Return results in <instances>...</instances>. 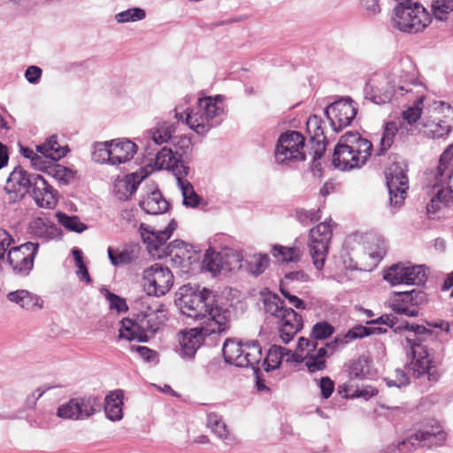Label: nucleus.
<instances>
[{
    "mask_svg": "<svg viewBox=\"0 0 453 453\" xmlns=\"http://www.w3.org/2000/svg\"><path fill=\"white\" fill-rule=\"evenodd\" d=\"M176 304L183 315L200 321L201 325L182 331L179 335L177 352L184 359L195 357L204 336L225 333L230 327L231 311L219 304L216 296L207 288L202 291H193L186 287L180 288Z\"/></svg>",
    "mask_w": 453,
    "mask_h": 453,
    "instance_id": "f257e3e1",
    "label": "nucleus"
},
{
    "mask_svg": "<svg viewBox=\"0 0 453 453\" xmlns=\"http://www.w3.org/2000/svg\"><path fill=\"white\" fill-rule=\"evenodd\" d=\"M426 88L418 79L416 66L410 58H402L386 74H376L364 88L365 97L376 104L389 103L394 97L416 94L425 99Z\"/></svg>",
    "mask_w": 453,
    "mask_h": 453,
    "instance_id": "f03ea898",
    "label": "nucleus"
},
{
    "mask_svg": "<svg viewBox=\"0 0 453 453\" xmlns=\"http://www.w3.org/2000/svg\"><path fill=\"white\" fill-rule=\"evenodd\" d=\"M190 96H186L174 108V118L185 122L197 134L204 135L218 125L217 118L224 111L223 96H206L199 98L196 104L190 110L184 106L189 103Z\"/></svg>",
    "mask_w": 453,
    "mask_h": 453,
    "instance_id": "7ed1b4c3",
    "label": "nucleus"
},
{
    "mask_svg": "<svg viewBox=\"0 0 453 453\" xmlns=\"http://www.w3.org/2000/svg\"><path fill=\"white\" fill-rule=\"evenodd\" d=\"M372 143L357 133H347L341 137L333 156V164L341 170L359 168L371 156Z\"/></svg>",
    "mask_w": 453,
    "mask_h": 453,
    "instance_id": "20e7f679",
    "label": "nucleus"
},
{
    "mask_svg": "<svg viewBox=\"0 0 453 453\" xmlns=\"http://www.w3.org/2000/svg\"><path fill=\"white\" fill-rule=\"evenodd\" d=\"M264 309L266 313L277 319L280 337L288 343L303 328V319L292 308H287L284 301L276 294L269 293L264 297Z\"/></svg>",
    "mask_w": 453,
    "mask_h": 453,
    "instance_id": "39448f33",
    "label": "nucleus"
},
{
    "mask_svg": "<svg viewBox=\"0 0 453 453\" xmlns=\"http://www.w3.org/2000/svg\"><path fill=\"white\" fill-rule=\"evenodd\" d=\"M138 146L128 138H116L94 145L92 158L100 164L120 165L131 161L137 153Z\"/></svg>",
    "mask_w": 453,
    "mask_h": 453,
    "instance_id": "423d86ee",
    "label": "nucleus"
},
{
    "mask_svg": "<svg viewBox=\"0 0 453 453\" xmlns=\"http://www.w3.org/2000/svg\"><path fill=\"white\" fill-rule=\"evenodd\" d=\"M148 166L153 170H166L172 172L176 178L177 185L181 191L182 198H200L194 190L193 186L183 179L188 174V168L180 160L177 153L171 149L162 148L157 154L153 165Z\"/></svg>",
    "mask_w": 453,
    "mask_h": 453,
    "instance_id": "0eeeda50",
    "label": "nucleus"
},
{
    "mask_svg": "<svg viewBox=\"0 0 453 453\" xmlns=\"http://www.w3.org/2000/svg\"><path fill=\"white\" fill-rule=\"evenodd\" d=\"M447 439V434L436 420H430L422 428L401 441L397 447L391 449L388 453H407L418 447L434 448L442 446Z\"/></svg>",
    "mask_w": 453,
    "mask_h": 453,
    "instance_id": "6e6552de",
    "label": "nucleus"
},
{
    "mask_svg": "<svg viewBox=\"0 0 453 453\" xmlns=\"http://www.w3.org/2000/svg\"><path fill=\"white\" fill-rule=\"evenodd\" d=\"M334 226L335 225L329 219L310 230L308 247L313 265L318 270L324 267Z\"/></svg>",
    "mask_w": 453,
    "mask_h": 453,
    "instance_id": "1a4fd4ad",
    "label": "nucleus"
},
{
    "mask_svg": "<svg viewBox=\"0 0 453 453\" xmlns=\"http://www.w3.org/2000/svg\"><path fill=\"white\" fill-rule=\"evenodd\" d=\"M278 164L288 165L305 159L304 138L297 131L282 134L277 142L274 152Z\"/></svg>",
    "mask_w": 453,
    "mask_h": 453,
    "instance_id": "9d476101",
    "label": "nucleus"
},
{
    "mask_svg": "<svg viewBox=\"0 0 453 453\" xmlns=\"http://www.w3.org/2000/svg\"><path fill=\"white\" fill-rule=\"evenodd\" d=\"M142 281L149 296H163L171 290L173 275L168 267L156 263L142 272Z\"/></svg>",
    "mask_w": 453,
    "mask_h": 453,
    "instance_id": "9b49d317",
    "label": "nucleus"
},
{
    "mask_svg": "<svg viewBox=\"0 0 453 453\" xmlns=\"http://www.w3.org/2000/svg\"><path fill=\"white\" fill-rule=\"evenodd\" d=\"M357 112L355 102L348 98H342L328 105L325 109V114L330 121L334 133H338L349 127Z\"/></svg>",
    "mask_w": 453,
    "mask_h": 453,
    "instance_id": "f8f14e48",
    "label": "nucleus"
},
{
    "mask_svg": "<svg viewBox=\"0 0 453 453\" xmlns=\"http://www.w3.org/2000/svg\"><path fill=\"white\" fill-rule=\"evenodd\" d=\"M38 248V243L28 242L9 250L7 263L15 274L20 276L29 274L34 267V260Z\"/></svg>",
    "mask_w": 453,
    "mask_h": 453,
    "instance_id": "ddd939ff",
    "label": "nucleus"
},
{
    "mask_svg": "<svg viewBox=\"0 0 453 453\" xmlns=\"http://www.w3.org/2000/svg\"><path fill=\"white\" fill-rule=\"evenodd\" d=\"M408 355H411V361L406 365L409 373L415 378L427 374L428 380H436V377L431 372L433 368V360L430 357L428 347L406 349Z\"/></svg>",
    "mask_w": 453,
    "mask_h": 453,
    "instance_id": "4468645a",
    "label": "nucleus"
},
{
    "mask_svg": "<svg viewBox=\"0 0 453 453\" xmlns=\"http://www.w3.org/2000/svg\"><path fill=\"white\" fill-rule=\"evenodd\" d=\"M137 317L141 325L140 328L143 330L145 335H149L150 338L167 320V311L163 303L157 302L154 308L149 306Z\"/></svg>",
    "mask_w": 453,
    "mask_h": 453,
    "instance_id": "2eb2a0df",
    "label": "nucleus"
},
{
    "mask_svg": "<svg viewBox=\"0 0 453 453\" xmlns=\"http://www.w3.org/2000/svg\"><path fill=\"white\" fill-rule=\"evenodd\" d=\"M395 331H404L408 333L404 336L403 342H402L403 345H404L406 349L414 347H428V342L434 340L433 331L422 325H415L404 322L396 326Z\"/></svg>",
    "mask_w": 453,
    "mask_h": 453,
    "instance_id": "dca6fc26",
    "label": "nucleus"
},
{
    "mask_svg": "<svg viewBox=\"0 0 453 453\" xmlns=\"http://www.w3.org/2000/svg\"><path fill=\"white\" fill-rule=\"evenodd\" d=\"M386 184L390 198H406L409 190V180L403 170L397 165L388 168L386 173Z\"/></svg>",
    "mask_w": 453,
    "mask_h": 453,
    "instance_id": "f3484780",
    "label": "nucleus"
},
{
    "mask_svg": "<svg viewBox=\"0 0 453 453\" xmlns=\"http://www.w3.org/2000/svg\"><path fill=\"white\" fill-rule=\"evenodd\" d=\"M31 180L32 175H29L20 166H17L10 173L4 185V190L16 198H25L26 195L30 193Z\"/></svg>",
    "mask_w": 453,
    "mask_h": 453,
    "instance_id": "a211bd4d",
    "label": "nucleus"
},
{
    "mask_svg": "<svg viewBox=\"0 0 453 453\" xmlns=\"http://www.w3.org/2000/svg\"><path fill=\"white\" fill-rule=\"evenodd\" d=\"M177 227L175 220H171L168 226L164 230L155 231L154 229L146 226L142 223L139 231L143 242L148 245L150 251L157 250L161 246L171 238L173 231Z\"/></svg>",
    "mask_w": 453,
    "mask_h": 453,
    "instance_id": "6ab92c4d",
    "label": "nucleus"
},
{
    "mask_svg": "<svg viewBox=\"0 0 453 453\" xmlns=\"http://www.w3.org/2000/svg\"><path fill=\"white\" fill-rule=\"evenodd\" d=\"M302 359V354L292 353L284 347L273 345L270 348L264 360L263 366L265 371L269 372L277 369L283 360L288 363H300Z\"/></svg>",
    "mask_w": 453,
    "mask_h": 453,
    "instance_id": "aec40b11",
    "label": "nucleus"
},
{
    "mask_svg": "<svg viewBox=\"0 0 453 453\" xmlns=\"http://www.w3.org/2000/svg\"><path fill=\"white\" fill-rule=\"evenodd\" d=\"M28 233L45 242L54 240L59 235L57 226L46 216L34 217L29 222Z\"/></svg>",
    "mask_w": 453,
    "mask_h": 453,
    "instance_id": "412c9836",
    "label": "nucleus"
},
{
    "mask_svg": "<svg viewBox=\"0 0 453 453\" xmlns=\"http://www.w3.org/2000/svg\"><path fill=\"white\" fill-rule=\"evenodd\" d=\"M7 298L10 302L27 311L42 309L43 305V301L39 296L26 289L12 291L7 295Z\"/></svg>",
    "mask_w": 453,
    "mask_h": 453,
    "instance_id": "4be33fe9",
    "label": "nucleus"
},
{
    "mask_svg": "<svg viewBox=\"0 0 453 453\" xmlns=\"http://www.w3.org/2000/svg\"><path fill=\"white\" fill-rule=\"evenodd\" d=\"M107 254L112 265L123 266L132 264L138 258L139 248L135 245H127L116 250L109 247Z\"/></svg>",
    "mask_w": 453,
    "mask_h": 453,
    "instance_id": "5701e85b",
    "label": "nucleus"
},
{
    "mask_svg": "<svg viewBox=\"0 0 453 453\" xmlns=\"http://www.w3.org/2000/svg\"><path fill=\"white\" fill-rule=\"evenodd\" d=\"M145 175L140 176L137 173L127 175L123 179L117 180L113 186V191L117 198H129L136 191Z\"/></svg>",
    "mask_w": 453,
    "mask_h": 453,
    "instance_id": "b1692460",
    "label": "nucleus"
},
{
    "mask_svg": "<svg viewBox=\"0 0 453 453\" xmlns=\"http://www.w3.org/2000/svg\"><path fill=\"white\" fill-rule=\"evenodd\" d=\"M242 344V342H237L231 338L225 341L222 352L226 363L238 367H247L248 361L245 360V357H241Z\"/></svg>",
    "mask_w": 453,
    "mask_h": 453,
    "instance_id": "393cba45",
    "label": "nucleus"
},
{
    "mask_svg": "<svg viewBox=\"0 0 453 453\" xmlns=\"http://www.w3.org/2000/svg\"><path fill=\"white\" fill-rule=\"evenodd\" d=\"M140 321L138 317L135 320L130 319H123L119 328V338L128 341H137L140 342H148L149 335H145L143 330L140 328Z\"/></svg>",
    "mask_w": 453,
    "mask_h": 453,
    "instance_id": "a878e982",
    "label": "nucleus"
},
{
    "mask_svg": "<svg viewBox=\"0 0 453 453\" xmlns=\"http://www.w3.org/2000/svg\"><path fill=\"white\" fill-rule=\"evenodd\" d=\"M420 126L419 131L433 139L443 137L450 133L441 120L435 119L431 109L429 115L422 119Z\"/></svg>",
    "mask_w": 453,
    "mask_h": 453,
    "instance_id": "bb28decb",
    "label": "nucleus"
},
{
    "mask_svg": "<svg viewBox=\"0 0 453 453\" xmlns=\"http://www.w3.org/2000/svg\"><path fill=\"white\" fill-rule=\"evenodd\" d=\"M307 132L311 136V140L316 142L319 146L322 145L321 151L319 150L315 152L314 157H321L323 151L325 150L326 135L323 127V120L317 115L311 116L306 122Z\"/></svg>",
    "mask_w": 453,
    "mask_h": 453,
    "instance_id": "cd10ccee",
    "label": "nucleus"
},
{
    "mask_svg": "<svg viewBox=\"0 0 453 453\" xmlns=\"http://www.w3.org/2000/svg\"><path fill=\"white\" fill-rule=\"evenodd\" d=\"M36 150L42 154L45 158L52 161H58L64 157L67 153L66 146H62L57 141V136L52 135L43 143L37 145Z\"/></svg>",
    "mask_w": 453,
    "mask_h": 453,
    "instance_id": "c85d7f7f",
    "label": "nucleus"
},
{
    "mask_svg": "<svg viewBox=\"0 0 453 453\" xmlns=\"http://www.w3.org/2000/svg\"><path fill=\"white\" fill-rule=\"evenodd\" d=\"M390 307L395 312L408 317H416L418 314V310L411 306L408 291L395 292L390 300Z\"/></svg>",
    "mask_w": 453,
    "mask_h": 453,
    "instance_id": "c756f323",
    "label": "nucleus"
},
{
    "mask_svg": "<svg viewBox=\"0 0 453 453\" xmlns=\"http://www.w3.org/2000/svg\"><path fill=\"white\" fill-rule=\"evenodd\" d=\"M327 350L326 348L316 349L315 351L306 353L301 362L305 363V366L311 373L323 371L326 368Z\"/></svg>",
    "mask_w": 453,
    "mask_h": 453,
    "instance_id": "7c9ffc66",
    "label": "nucleus"
},
{
    "mask_svg": "<svg viewBox=\"0 0 453 453\" xmlns=\"http://www.w3.org/2000/svg\"><path fill=\"white\" fill-rule=\"evenodd\" d=\"M175 132V127L166 121L158 122L148 131V137L156 144L161 145L171 140Z\"/></svg>",
    "mask_w": 453,
    "mask_h": 453,
    "instance_id": "2f4dec72",
    "label": "nucleus"
},
{
    "mask_svg": "<svg viewBox=\"0 0 453 453\" xmlns=\"http://www.w3.org/2000/svg\"><path fill=\"white\" fill-rule=\"evenodd\" d=\"M399 128V124L396 121H389L385 124L379 144L376 145L375 153L377 156H381L389 150Z\"/></svg>",
    "mask_w": 453,
    "mask_h": 453,
    "instance_id": "473e14b6",
    "label": "nucleus"
},
{
    "mask_svg": "<svg viewBox=\"0 0 453 453\" xmlns=\"http://www.w3.org/2000/svg\"><path fill=\"white\" fill-rule=\"evenodd\" d=\"M430 109L433 111L435 119L441 120L451 132L453 130V107L448 103L438 101L434 102Z\"/></svg>",
    "mask_w": 453,
    "mask_h": 453,
    "instance_id": "72a5a7b5",
    "label": "nucleus"
},
{
    "mask_svg": "<svg viewBox=\"0 0 453 453\" xmlns=\"http://www.w3.org/2000/svg\"><path fill=\"white\" fill-rule=\"evenodd\" d=\"M242 357H245L248 361L247 367H251L254 370L258 369L257 365L262 358V349L257 341H250L243 342L242 348Z\"/></svg>",
    "mask_w": 453,
    "mask_h": 453,
    "instance_id": "f704fd0d",
    "label": "nucleus"
},
{
    "mask_svg": "<svg viewBox=\"0 0 453 453\" xmlns=\"http://www.w3.org/2000/svg\"><path fill=\"white\" fill-rule=\"evenodd\" d=\"M33 198L50 196L56 198L57 191L40 174L32 175L31 188Z\"/></svg>",
    "mask_w": 453,
    "mask_h": 453,
    "instance_id": "c9c22d12",
    "label": "nucleus"
},
{
    "mask_svg": "<svg viewBox=\"0 0 453 453\" xmlns=\"http://www.w3.org/2000/svg\"><path fill=\"white\" fill-rule=\"evenodd\" d=\"M406 264L397 263L390 266L384 273V280L393 286L405 284Z\"/></svg>",
    "mask_w": 453,
    "mask_h": 453,
    "instance_id": "e433bc0d",
    "label": "nucleus"
},
{
    "mask_svg": "<svg viewBox=\"0 0 453 453\" xmlns=\"http://www.w3.org/2000/svg\"><path fill=\"white\" fill-rule=\"evenodd\" d=\"M79 405L78 411L81 412V418L85 419L100 410L101 404L94 396L76 397Z\"/></svg>",
    "mask_w": 453,
    "mask_h": 453,
    "instance_id": "4c0bfd02",
    "label": "nucleus"
},
{
    "mask_svg": "<svg viewBox=\"0 0 453 453\" xmlns=\"http://www.w3.org/2000/svg\"><path fill=\"white\" fill-rule=\"evenodd\" d=\"M104 411L106 417L112 421L122 418V400L119 395L106 396Z\"/></svg>",
    "mask_w": 453,
    "mask_h": 453,
    "instance_id": "58836bf2",
    "label": "nucleus"
},
{
    "mask_svg": "<svg viewBox=\"0 0 453 453\" xmlns=\"http://www.w3.org/2000/svg\"><path fill=\"white\" fill-rule=\"evenodd\" d=\"M426 271L424 265L406 264L405 280L407 285H420L426 280Z\"/></svg>",
    "mask_w": 453,
    "mask_h": 453,
    "instance_id": "ea45409f",
    "label": "nucleus"
},
{
    "mask_svg": "<svg viewBox=\"0 0 453 453\" xmlns=\"http://www.w3.org/2000/svg\"><path fill=\"white\" fill-rule=\"evenodd\" d=\"M410 99L415 98L414 105L409 107L402 112L403 120L410 126L415 124L421 117L423 102H418V96L416 94H405ZM424 101V99L422 100Z\"/></svg>",
    "mask_w": 453,
    "mask_h": 453,
    "instance_id": "a19ab883",
    "label": "nucleus"
},
{
    "mask_svg": "<svg viewBox=\"0 0 453 453\" xmlns=\"http://www.w3.org/2000/svg\"><path fill=\"white\" fill-rule=\"evenodd\" d=\"M146 12L140 7L129 8L115 14L114 19L117 23L123 24L128 22H137L144 19Z\"/></svg>",
    "mask_w": 453,
    "mask_h": 453,
    "instance_id": "79ce46f5",
    "label": "nucleus"
},
{
    "mask_svg": "<svg viewBox=\"0 0 453 453\" xmlns=\"http://www.w3.org/2000/svg\"><path fill=\"white\" fill-rule=\"evenodd\" d=\"M272 254L282 262H296L301 257V251L298 249L280 245H275L273 248Z\"/></svg>",
    "mask_w": 453,
    "mask_h": 453,
    "instance_id": "37998d69",
    "label": "nucleus"
},
{
    "mask_svg": "<svg viewBox=\"0 0 453 453\" xmlns=\"http://www.w3.org/2000/svg\"><path fill=\"white\" fill-rule=\"evenodd\" d=\"M139 205L146 213L151 215L165 213L170 208L168 200H140Z\"/></svg>",
    "mask_w": 453,
    "mask_h": 453,
    "instance_id": "c03bdc74",
    "label": "nucleus"
},
{
    "mask_svg": "<svg viewBox=\"0 0 453 453\" xmlns=\"http://www.w3.org/2000/svg\"><path fill=\"white\" fill-rule=\"evenodd\" d=\"M72 254L73 256L75 265L77 267L76 275L80 279V280L84 281L88 284L92 282V279L88 273V270L83 261V254L82 251L74 247L72 250Z\"/></svg>",
    "mask_w": 453,
    "mask_h": 453,
    "instance_id": "a18cd8bd",
    "label": "nucleus"
},
{
    "mask_svg": "<svg viewBox=\"0 0 453 453\" xmlns=\"http://www.w3.org/2000/svg\"><path fill=\"white\" fill-rule=\"evenodd\" d=\"M432 11L436 19L445 20L453 12V0H433Z\"/></svg>",
    "mask_w": 453,
    "mask_h": 453,
    "instance_id": "49530a36",
    "label": "nucleus"
},
{
    "mask_svg": "<svg viewBox=\"0 0 453 453\" xmlns=\"http://www.w3.org/2000/svg\"><path fill=\"white\" fill-rule=\"evenodd\" d=\"M58 222L69 231L81 233L87 229V226L81 222L76 216H68L63 212L57 214Z\"/></svg>",
    "mask_w": 453,
    "mask_h": 453,
    "instance_id": "de8ad7c7",
    "label": "nucleus"
},
{
    "mask_svg": "<svg viewBox=\"0 0 453 453\" xmlns=\"http://www.w3.org/2000/svg\"><path fill=\"white\" fill-rule=\"evenodd\" d=\"M443 176L453 180V171L449 165L441 177ZM432 198H453V189L446 184L437 182L432 188Z\"/></svg>",
    "mask_w": 453,
    "mask_h": 453,
    "instance_id": "09e8293b",
    "label": "nucleus"
},
{
    "mask_svg": "<svg viewBox=\"0 0 453 453\" xmlns=\"http://www.w3.org/2000/svg\"><path fill=\"white\" fill-rule=\"evenodd\" d=\"M203 267L213 274L220 272L222 268V258L219 253L208 250L203 260Z\"/></svg>",
    "mask_w": 453,
    "mask_h": 453,
    "instance_id": "8fccbe9b",
    "label": "nucleus"
},
{
    "mask_svg": "<svg viewBox=\"0 0 453 453\" xmlns=\"http://www.w3.org/2000/svg\"><path fill=\"white\" fill-rule=\"evenodd\" d=\"M101 293L108 302L110 310L116 311L118 312H126L128 310L125 298L111 293L106 288L101 289Z\"/></svg>",
    "mask_w": 453,
    "mask_h": 453,
    "instance_id": "3c124183",
    "label": "nucleus"
},
{
    "mask_svg": "<svg viewBox=\"0 0 453 453\" xmlns=\"http://www.w3.org/2000/svg\"><path fill=\"white\" fill-rule=\"evenodd\" d=\"M79 405L76 398H73L67 403L60 405L58 409V416L62 418L67 419H81V412L78 411Z\"/></svg>",
    "mask_w": 453,
    "mask_h": 453,
    "instance_id": "603ef678",
    "label": "nucleus"
},
{
    "mask_svg": "<svg viewBox=\"0 0 453 453\" xmlns=\"http://www.w3.org/2000/svg\"><path fill=\"white\" fill-rule=\"evenodd\" d=\"M320 211V207H318L317 209L312 208L310 210L299 208L296 210V217L301 224L309 225L319 221L321 219Z\"/></svg>",
    "mask_w": 453,
    "mask_h": 453,
    "instance_id": "864d4df0",
    "label": "nucleus"
},
{
    "mask_svg": "<svg viewBox=\"0 0 453 453\" xmlns=\"http://www.w3.org/2000/svg\"><path fill=\"white\" fill-rule=\"evenodd\" d=\"M269 265V257L267 255H254L248 261L249 271L257 276L264 273Z\"/></svg>",
    "mask_w": 453,
    "mask_h": 453,
    "instance_id": "5fc2aeb1",
    "label": "nucleus"
},
{
    "mask_svg": "<svg viewBox=\"0 0 453 453\" xmlns=\"http://www.w3.org/2000/svg\"><path fill=\"white\" fill-rule=\"evenodd\" d=\"M369 372V361L364 357H358L349 367V374L357 379L365 378Z\"/></svg>",
    "mask_w": 453,
    "mask_h": 453,
    "instance_id": "6e6d98bb",
    "label": "nucleus"
},
{
    "mask_svg": "<svg viewBox=\"0 0 453 453\" xmlns=\"http://www.w3.org/2000/svg\"><path fill=\"white\" fill-rule=\"evenodd\" d=\"M334 333V328L326 321L316 323L311 329V337L315 342L318 340H326Z\"/></svg>",
    "mask_w": 453,
    "mask_h": 453,
    "instance_id": "4d7b16f0",
    "label": "nucleus"
},
{
    "mask_svg": "<svg viewBox=\"0 0 453 453\" xmlns=\"http://www.w3.org/2000/svg\"><path fill=\"white\" fill-rule=\"evenodd\" d=\"M208 426L211 427L212 432L219 438H226L227 436V430L225 423L216 414L208 415Z\"/></svg>",
    "mask_w": 453,
    "mask_h": 453,
    "instance_id": "13d9d810",
    "label": "nucleus"
},
{
    "mask_svg": "<svg viewBox=\"0 0 453 453\" xmlns=\"http://www.w3.org/2000/svg\"><path fill=\"white\" fill-rule=\"evenodd\" d=\"M380 332V328L366 327L364 326H357L347 332L344 338L349 342L357 338H363L365 336L374 334L375 332Z\"/></svg>",
    "mask_w": 453,
    "mask_h": 453,
    "instance_id": "bf43d9fd",
    "label": "nucleus"
},
{
    "mask_svg": "<svg viewBox=\"0 0 453 453\" xmlns=\"http://www.w3.org/2000/svg\"><path fill=\"white\" fill-rule=\"evenodd\" d=\"M453 159V144L449 146L441 155L439 165L436 168L435 176H442L449 168L450 161Z\"/></svg>",
    "mask_w": 453,
    "mask_h": 453,
    "instance_id": "052dcab7",
    "label": "nucleus"
},
{
    "mask_svg": "<svg viewBox=\"0 0 453 453\" xmlns=\"http://www.w3.org/2000/svg\"><path fill=\"white\" fill-rule=\"evenodd\" d=\"M385 380L388 387L401 388L409 384V379L402 369H396L395 371L394 378L388 376L385 379Z\"/></svg>",
    "mask_w": 453,
    "mask_h": 453,
    "instance_id": "680f3d73",
    "label": "nucleus"
},
{
    "mask_svg": "<svg viewBox=\"0 0 453 453\" xmlns=\"http://www.w3.org/2000/svg\"><path fill=\"white\" fill-rule=\"evenodd\" d=\"M50 173L58 180L68 182L73 177V173L61 165H55L50 168Z\"/></svg>",
    "mask_w": 453,
    "mask_h": 453,
    "instance_id": "e2e57ef3",
    "label": "nucleus"
},
{
    "mask_svg": "<svg viewBox=\"0 0 453 453\" xmlns=\"http://www.w3.org/2000/svg\"><path fill=\"white\" fill-rule=\"evenodd\" d=\"M12 242L11 234L7 231L0 229V265L4 263V254Z\"/></svg>",
    "mask_w": 453,
    "mask_h": 453,
    "instance_id": "0e129e2a",
    "label": "nucleus"
},
{
    "mask_svg": "<svg viewBox=\"0 0 453 453\" xmlns=\"http://www.w3.org/2000/svg\"><path fill=\"white\" fill-rule=\"evenodd\" d=\"M411 306L418 309V306L425 304L427 302L426 294L422 290L413 289L408 291Z\"/></svg>",
    "mask_w": 453,
    "mask_h": 453,
    "instance_id": "69168bd1",
    "label": "nucleus"
},
{
    "mask_svg": "<svg viewBox=\"0 0 453 453\" xmlns=\"http://www.w3.org/2000/svg\"><path fill=\"white\" fill-rule=\"evenodd\" d=\"M318 347V342L312 339H307L304 337H300L297 342L296 353H303V351H307V353H311V351H315Z\"/></svg>",
    "mask_w": 453,
    "mask_h": 453,
    "instance_id": "338daca9",
    "label": "nucleus"
},
{
    "mask_svg": "<svg viewBox=\"0 0 453 453\" xmlns=\"http://www.w3.org/2000/svg\"><path fill=\"white\" fill-rule=\"evenodd\" d=\"M42 71L36 65H30L25 72L26 80L31 84H37L42 77Z\"/></svg>",
    "mask_w": 453,
    "mask_h": 453,
    "instance_id": "774afa93",
    "label": "nucleus"
}]
</instances>
